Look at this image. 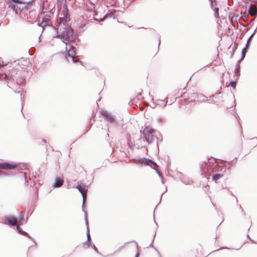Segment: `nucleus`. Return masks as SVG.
<instances>
[{"mask_svg": "<svg viewBox=\"0 0 257 257\" xmlns=\"http://www.w3.org/2000/svg\"><path fill=\"white\" fill-rule=\"evenodd\" d=\"M64 183V181L62 179L56 178L53 184V187L54 188H58L61 186Z\"/></svg>", "mask_w": 257, "mask_h": 257, "instance_id": "9", "label": "nucleus"}, {"mask_svg": "<svg viewBox=\"0 0 257 257\" xmlns=\"http://www.w3.org/2000/svg\"><path fill=\"white\" fill-rule=\"evenodd\" d=\"M2 76H3L2 71L1 70H0V78L2 77Z\"/></svg>", "mask_w": 257, "mask_h": 257, "instance_id": "22", "label": "nucleus"}, {"mask_svg": "<svg viewBox=\"0 0 257 257\" xmlns=\"http://www.w3.org/2000/svg\"><path fill=\"white\" fill-rule=\"evenodd\" d=\"M1 165H2V168L6 170L13 169L15 168L16 167V166H17V165L11 164L9 163H7V162L2 163Z\"/></svg>", "mask_w": 257, "mask_h": 257, "instance_id": "7", "label": "nucleus"}, {"mask_svg": "<svg viewBox=\"0 0 257 257\" xmlns=\"http://www.w3.org/2000/svg\"><path fill=\"white\" fill-rule=\"evenodd\" d=\"M15 4L13 5L12 8L16 12V14L20 13L24 9L27 7L25 3H22L19 0H12Z\"/></svg>", "mask_w": 257, "mask_h": 257, "instance_id": "4", "label": "nucleus"}, {"mask_svg": "<svg viewBox=\"0 0 257 257\" xmlns=\"http://www.w3.org/2000/svg\"><path fill=\"white\" fill-rule=\"evenodd\" d=\"M76 188L81 193L83 197V205L84 203V200L86 197V193L87 191V186L85 185H78L76 186Z\"/></svg>", "mask_w": 257, "mask_h": 257, "instance_id": "5", "label": "nucleus"}, {"mask_svg": "<svg viewBox=\"0 0 257 257\" xmlns=\"http://www.w3.org/2000/svg\"><path fill=\"white\" fill-rule=\"evenodd\" d=\"M42 142H44V143H46V141L44 139L42 140Z\"/></svg>", "mask_w": 257, "mask_h": 257, "instance_id": "24", "label": "nucleus"}, {"mask_svg": "<svg viewBox=\"0 0 257 257\" xmlns=\"http://www.w3.org/2000/svg\"><path fill=\"white\" fill-rule=\"evenodd\" d=\"M145 161H151V160H150V159H145Z\"/></svg>", "mask_w": 257, "mask_h": 257, "instance_id": "25", "label": "nucleus"}, {"mask_svg": "<svg viewBox=\"0 0 257 257\" xmlns=\"http://www.w3.org/2000/svg\"><path fill=\"white\" fill-rule=\"evenodd\" d=\"M206 100V98L205 96L202 94H197L196 93V101H205Z\"/></svg>", "mask_w": 257, "mask_h": 257, "instance_id": "11", "label": "nucleus"}, {"mask_svg": "<svg viewBox=\"0 0 257 257\" xmlns=\"http://www.w3.org/2000/svg\"><path fill=\"white\" fill-rule=\"evenodd\" d=\"M94 249L95 250V251H97V252L98 251H97V249L96 248V247H94Z\"/></svg>", "mask_w": 257, "mask_h": 257, "instance_id": "26", "label": "nucleus"}, {"mask_svg": "<svg viewBox=\"0 0 257 257\" xmlns=\"http://www.w3.org/2000/svg\"><path fill=\"white\" fill-rule=\"evenodd\" d=\"M248 13L252 17L255 16L257 14V8L255 5H251L248 10Z\"/></svg>", "mask_w": 257, "mask_h": 257, "instance_id": "8", "label": "nucleus"}, {"mask_svg": "<svg viewBox=\"0 0 257 257\" xmlns=\"http://www.w3.org/2000/svg\"><path fill=\"white\" fill-rule=\"evenodd\" d=\"M3 65H2L0 63V67H3Z\"/></svg>", "mask_w": 257, "mask_h": 257, "instance_id": "27", "label": "nucleus"}, {"mask_svg": "<svg viewBox=\"0 0 257 257\" xmlns=\"http://www.w3.org/2000/svg\"><path fill=\"white\" fill-rule=\"evenodd\" d=\"M17 219L16 218L8 217L6 219L5 223L12 226H15L17 225Z\"/></svg>", "mask_w": 257, "mask_h": 257, "instance_id": "6", "label": "nucleus"}, {"mask_svg": "<svg viewBox=\"0 0 257 257\" xmlns=\"http://www.w3.org/2000/svg\"><path fill=\"white\" fill-rule=\"evenodd\" d=\"M140 162L143 163L145 165H148V166H151V165H153L155 166H157L156 164L154 162L150 161V162Z\"/></svg>", "mask_w": 257, "mask_h": 257, "instance_id": "13", "label": "nucleus"}, {"mask_svg": "<svg viewBox=\"0 0 257 257\" xmlns=\"http://www.w3.org/2000/svg\"><path fill=\"white\" fill-rule=\"evenodd\" d=\"M103 115L104 117H105L107 120L111 122H112L115 120L113 116L107 112H103Z\"/></svg>", "mask_w": 257, "mask_h": 257, "instance_id": "10", "label": "nucleus"}, {"mask_svg": "<svg viewBox=\"0 0 257 257\" xmlns=\"http://www.w3.org/2000/svg\"><path fill=\"white\" fill-rule=\"evenodd\" d=\"M87 237L88 241L89 242V243L90 242H91V238H90V235L89 232H88L87 234Z\"/></svg>", "mask_w": 257, "mask_h": 257, "instance_id": "18", "label": "nucleus"}, {"mask_svg": "<svg viewBox=\"0 0 257 257\" xmlns=\"http://www.w3.org/2000/svg\"><path fill=\"white\" fill-rule=\"evenodd\" d=\"M155 131L149 127H146L144 130V135L146 140L149 143H151L154 140V133Z\"/></svg>", "mask_w": 257, "mask_h": 257, "instance_id": "3", "label": "nucleus"}, {"mask_svg": "<svg viewBox=\"0 0 257 257\" xmlns=\"http://www.w3.org/2000/svg\"><path fill=\"white\" fill-rule=\"evenodd\" d=\"M236 83V82L235 81H231L229 83V85L233 88H235Z\"/></svg>", "mask_w": 257, "mask_h": 257, "instance_id": "17", "label": "nucleus"}, {"mask_svg": "<svg viewBox=\"0 0 257 257\" xmlns=\"http://www.w3.org/2000/svg\"><path fill=\"white\" fill-rule=\"evenodd\" d=\"M59 37H61L63 42L66 45V52H67L65 57L66 59L69 61L68 57L71 59L72 61H74V58L76 57V53L75 51V48L71 46L70 44V37L67 33L63 32L62 33L61 36Z\"/></svg>", "mask_w": 257, "mask_h": 257, "instance_id": "1", "label": "nucleus"}, {"mask_svg": "<svg viewBox=\"0 0 257 257\" xmlns=\"http://www.w3.org/2000/svg\"><path fill=\"white\" fill-rule=\"evenodd\" d=\"M252 36L250 37L249 39H248V42H249V41L250 40V39H251ZM248 42H247V44H246V46L245 47V48H244L243 50H242V55H243V57L245 55V53L247 51V47H248Z\"/></svg>", "mask_w": 257, "mask_h": 257, "instance_id": "14", "label": "nucleus"}, {"mask_svg": "<svg viewBox=\"0 0 257 257\" xmlns=\"http://www.w3.org/2000/svg\"><path fill=\"white\" fill-rule=\"evenodd\" d=\"M139 252H138V253H137L136 255V257H139Z\"/></svg>", "mask_w": 257, "mask_h": 257, "instance_id": "23", "label": "nucleus"}, {"mask_svg": "<svg viewBox=\"0 0 257 257\" xmlns=\"http://www.w3.org/2000/svg\"><path fill=\"white\" fill-rule=\"evenodd\" d=\"M223 175L221 174H216L213 176L212 180L216 182L218 179L222 177Z\"/></svg>", "mask_w": 257, "mask_h": 257, "instance_id": "12", "label": "nucleus"}, {"mask_svg": "<svg viewBox=\"0 0 257 257\" xmlns=\"http://www.w3.org/2000/svg\"><path fill=\"white\" fill-rule=\"evenodd\" d=\"M20 215H21V217H20V220H19V222L18 224V225H21L23 224V221L24 220V215H23V212H21V213H20Z\"/></svg>", "mask_w": 257, "mask_h": 257, "instance_id": "15", "label": "nucleus"}, {"mask_svg": "<svg viewBox=\"0 0 257 257\" xmlns=\"http://www.w3.org/2000/svg\"><path fill=\"white\" fill-rule=\"evenodd\" d=\"M156 171H157V172L158 173L159 176L160 177V178H162L163 176H162V174L161 173V172L158 170H157Z\"/></svg>", "mask_w": 257, "mask_h": 257, "instance_id": "21", "label": "nucleus"}, {"mask_svg": "<svg viewBox=\"0 0 257 257\" xmlns=\"http://www.w3.org/2000/svg\"><path fill=\"white\" fill-rule=\"evenodd\" d=\"M19 225H17V227H16V229H17V230L18 231V232H19V233H20L21 234H28V233H26V232H25V231H23V230L21 229V228H20V227H19Z\"/></svg>", "mask_w": 257, "mask_h": 257, "instance_id": "16", "label": "nucleus"}, {"mask_svg": "<svg viewBox=\"0 0 257 257\" xmlns=\"http://www.w3.org/2000/svg\"><path fill=\"white\" fill-rule=\"evenodd\" d=\"M83 211L84 212L85 214V223H86V225H87V229H88V226H87V225H88V220H87V217H86V211H84V210H83Z\"/></svg>", "mask_w": 257, "mask_h": 257, "instance_id": "19", "label": "nucleus"}, {"mask_svg": "<svg viewBox=\"0 0 257 257\" xmlns=\"http://www.w3.org/2000/svg\"><path fill=\"white\" fill-rule=\"evenodd\" d=\"M215 16L216 17H219L218 8H216L215 9Z\"/></svg>", "mask_w": 257, "mask_h": 257, "instance_id": "20", "label": "nucleus"}, {"mask_svg": "<svg viewBox=\"0 0 257 257\" xmlns=\"http://www.w3.org/2000/svg\"><path fill=\"white\" fill-rule=\"evenodd\" d=\"M181 90L182 94L180 97L182 98L181 102L182 104H187L190 102L196 101V93L194 92H187L185 91V88L181 89Z\"/></svg>", "mask_w": 257, "mask_h": 257, "instance_id": "2", "label": "nucleus"}]
</instances>
